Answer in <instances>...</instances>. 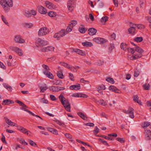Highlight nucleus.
Masks as SVG:
<instances>
[{
  "label": "nucleus",
  "mask_w": 151,
  "mask_h": 151,
  "mask_svg": "<svg viewBox=\"0 0 151 151\" xmlns=\"http://www.w3.org/2000/svg\"><path fill=\"white\" fill-rule=\"evenodd\" d=\"M134 26H135L136 27H137L139 29H142L145 28L144 26L142 24H134Z\"/></svg>",
  "instance_id": "obj_37"
},
{
  "label": "nucleus",
  "mask_w": 151,
  "mask_h": 151,
  "mask_svg": "<svg viewBox=\"0 0 151 151\" xmlns=\"http://www.w3.org/2000/svg\"><path fill=\"white\" fill-rule=\"evenodd\" d=\"M68 77L70 80H71V81H74V77L73 74L72 73H69Z\"/></svg>",
  "instance_id": "obj_43"
},
{
  "label": "nucleus",
  "mask_w": 151,
  "mask_h": 151,
  "mask_svg": "<svg viewBox=\"0 0 151 151\" xmlns=\"http://www.w3.org/2000/svg\"><path fill=\"white\" fill-rule=\"evenodd\" d=\"M56 122L57 124L60 126H63L65 125L64 124L63 122L58 120H56Z\"/></svg>",
  "instance_id": "obj_54"
},
{
  "label": "nucleus",
  "mask_w": 151,
  "mask_h": 151,
  "mask_svg": "<svg viewBox=\"0 0 151 151\" xmlns=\"http://www.w3.org/2000/svg\"><path fill=\"white\" fill-rule=\"evenodd\" d=\"M58 77L60 78L63 79L64 78V76L63 75L62 71H59L57 73Z\"/></svg>",
  "instance_id": "obj_31"
},
{
  "label": "nucleus",
  "mask_w": 151,
  "mask_h": 151,
  "mask_svg": "<svg viewBox=\"0 0 151 151\" xmlns=\"http://www.w3.org/2000/svg\"><path fill=\"white\" fill-rule=\"evenodd\" d=\"M42 66L46 70L48 71L50 70L49 68L47 65L45 64H43Z\"/></svg>",
  "instance_id": "obj_61"
},
{
  "label": "nucleus",
  "mask_w": 151,
  "mask_h": 151,
  "mask_svg": "<svg viewBox=\"0 0 151 151\" xmlns=\"http://www.w3.org/2000/svg\"><path fill=\"white\" fill-rule=\"evenodd\" d=\"M36 43L40 46H43L48 44V42L47 41L44 40L39 38L37 39Z\"/></svg>",
  "instance_id": "obj_5"
},
{
  "label": "nucleus",
  "mask_w": 151,
  "mask_h": 151,
  "mask_svg": "<svg viewBox=\"0 0 151 151\" xmlns=\"http://www.w3.org/2000/svg\"><path fill=\"white\" fill-rule=\"evenodd\" d=\"M25 15L27 17H30L31 16V14L29 11H26L25 12Z\"/></svg>",
  "instance_id": "obj_52"
},
{
  "label": "nucleus",
  "mask_w": 151,
  "mask_h": 151,
  "mask_svg": "<svg viewBox=\"0 0 151 151\" xmlns=\"http://www.w3.org/2000/svg\"><path fill=\"white\" fill-rule=\"evenodd\" d=\"M50 98L53 101H55L56 100V98L55 96H54L52 95H50Z\"/></svg>",
  "instance_id": "obj_62"
},
{
  "label": "nucleus",
  "mask_w": 151,
  "mask_h": 151,
  "mask_svg": "<svg viewBox=\"0 0 151 151\" xmlns=\"http://www.w3.org/2000/svg\"><path fill=\"white\" fill-rule=\"evenodd\" d=\"M10 48L11 50L17 53L19 55L21 56L22 55L23 53L21 49L14 46L11 47Z\"/></svg>",
  "instance_id": "obj_8"
},
{
  "label": "nucleus",
  "mask_w": 151,
  "mask_h": 151,
  "mask_svg": "<svg viewBox=\"0 0 151 151\" xmlns=\"http://www.w3.org/2000/svg\"><path fill=\"white\" fill-rule=\"evenodd\" d=\"M133 100L136 102H138L139 100V97L137 95H135L133 97Z\"/></svg>",
  "instance_id": "obj_48"
},
{
  "label": "nucleus",
  "mask_w": 151,
  "mask_h": 151,
  "mask_svg": "<svg viewBox=\"0 0 151 151\" xmlns=\"http://www.w3.org/2000/svg\"><path fill=\"white\" fill-rule=\"evenodd\" d=\"M142 56V53H136L134 54L130 57V59L131 60H134L138 59L141 58Z\"/></svg>",
  "instance_id": "obj_14"
},
{
  "label": "nucleus",
  "mask_w": 151,
  "mask_h": 151,
  "mask_svg": "<svg viewBox=\"0 0 151 151\" xmlns=\"http://www.w3.org/2000/svg\"><path fill=\"white\" fill-rule=\"evenodd\" d=\"M48 88L47 85L46 84H45L44 86L40 87V92L42 93L44 92Z\"/></svg>",
  "instance_id": "obj_29"
},
{
  "label": "nucleus",
  "mask_w": 151,
  "mask_h": 151,
  "mask_svg": "<svg viewBox=\"0 0 151 151\" xmlns=\"http://www.w3.org/2000/svg\"><path fill=\"white\" fill-rule=\"evenodd\" d=\"M14 40L15 42L20 43H23L25 41L19 35L15 36Z\"/></svg>",
  "instance_id": "obj_16"
},
{
  "label": "nucleus",
  "mask_w": 151,
  "mask_h": 151,
  "mask_svg": "<svg viewBox=\"0 0 151 151\" xmlns=\"http://www.w3.org/2000/svg\"><path fill=\"white\" fill-rule=\"evenodd\" d=\"M109 17H108L106 16L103 17L101 19L102 22H105L108 20Z\"/></svg>",
  "instance_id": "obj_42"
},
{
  "label": "nucleus",
  "mask_w": 151,
  "mask_h": 151,
  "mask_svg": "<svg viewBox=\"0 0 151 151\" xmlns=\"http://www.w3.org/2000/svg\"><path fill=\"white\" fill-rule=\"evenodd\" d=\"M144 89L145 90H149L150 89V85L149 84L147 85V83H145L143 85Z\"/></svg>",
  "instance_id": "obj_45"
},
{
  "label": "nucleus",
  "mask_w": 151,
  "mask_h": 151,
  "mask_svg": "<svg viewBox=\"0 0 151 151\" xmlns=\"http://www.w3.org/2000/svg\"><path fill=\"white\" fill-rule=\"evenodd\" d=\"M93 40L95 42L99 44H103L107 42L106 40L100 37L94 38H93Z\"/></svg>",
  "instance_id": "obj_7"
},
{
  "label": "nucleus",
  "mask_w": 151,
  "mask_h": 151,
  "mask_svg": "<svg viewBox=\"0 0 151 151\" xmlns=\"http://www.w3.org/2000/svg\"><path fill=\"white\" fill-rule=\"evenodd\" d=\"M28 142L29 144L32 146H35L37 145L34 142L30 139H29Z\"/></svg>",
  "instance_id": "obj_51"
},
{
  "label": "nucleus",
  "mask_w": 151,
  "mask_h": 151,
  "mask_svg": "<svg viewBox=\"0 0 151 151\" xmlns=\"http://www.w3.org/2000/svg\"><path fill=\"white\" fill-rule=\"evenodd\" d=\"M143 40V38L142 37H135L134 39V41L137 42H140Z\"/></svg>",
  "instance_id": "obj_40"
},
{
  "label": "nucleus",
  "mask_w": 151,
  "mask_h": 151,
  "mask_svg": "<svg viewBox=\"0 0 151 151\" xmlns=\"http://www.w3.org/2000/svg\"><path fill=\"white\" fill-rule=\"evenodd\" d=\"M87 29V28H85L84 26L82 24L78 28L79 31L82 33H85Z\"/></svg>",
  "instance_id": "obj_22"
},
{
  "label": "nucleus",
  "mask_w": 151,
  "mask_h": 151,
  "mask_svg": "<svg viewBox=\"0 0 151 151\" xmlns=\"http://www.w3.org/2000/svg\"><path fill=\"white\" fill-rule=\"evenodd\" d=\"M49 90L50 91H52L54 92H58V91L57 86H51L49 88Z\"/></svg>",
  "instance_id": "obj_28"
},
{
  "label": "nucleus",
  "mask_w": 151,
  "mask_h": 151,
  "mask_svg": "<svg viewBox=\"0 0 151 151\" xmlns=\"http://www.w3.org/2000/svg\"><path fill=\"white\" fill-rule=\"evenodd\" d=\"M48 15L51 17H54L56 16V12L50 11L48 13Z\"/></svg>",
  "instance_id": "obj_35"
},
{
  "label": "nucleus",
  "mask_w": 151,
  "mask_h": 151,
  "mask_svg": "<svg viewBox=\"0 0 151 151\" xmlns=\"http://www.w3.org/2000/svg\"><path fill=\"white\" fill-rule=\"evenodd\" d=\"M12 101H11L9 99H5L3 101L2 103V105H9L10 104H12L13 102H12Z\"/></svg>",
  "instance_id": "obj_24"
},
{
  "label": "nucleus",
  "mask_w": 151,
  "mask_h": 151,
  "mask_svg": "<svg viewBox=\"0 0 151 151\" xmlns=\"http://www.w3.org/2000/svg\"><path fill=\"white\" fill-rule=\"evenodd\" d=\"M150 123L148 122H145L142 124V126L143 128H145L150 125Z\"/></svg>",
  "instance_id": "obj_33"
},
{
  "label": "nucleus",
  "mask_w": 151,
  "mask_h": 151,
  "mask_svg": "<svg viewBox=\"0 0 151 151\" xmlns=\"http://www.w3.org/2000/svg\"><path fill=\"white\" fill-rule=\"evenodd\" d=\"M99 103L103 106H106V103L104 100L100 99L98 101Z\"/></svg>",
  "instance_id": "obj_44"
},
{
  "label": "nucleus",
  "mask_w": 151,
  "mask_h": 151,
  "mask_svg": "<svg viewBox=\"0 0 151 151\" xmlns=\"http://www.w3.org/2000/svg\"><path fill=\"white\" fill-rule=\"evenodd\" d=\"M82 44L84 46L88 47H91L93 45V44L91 42H83Z\"/></svg>",
  "instance_id": "obj_25"
},
{
  "label": "nucleus",
  "mask_w": 151,
  "mask_h": 151,
  "mask_svg": "<svg viewBox=\"0 0 151 151\" xmlns=\"http://www.w3.org/2000/svg\"><path fill=\"white\" fill-rule=\"evenodd\" d=\"M54 48L52 46H49L46 47H43L40 49V51L43 52H48L53 51Z\"/></svg>",
  "instance_id": "obj_10"
},
{
  "label": "nucleus",
  "mask_w": 151,
  "mask_h": 151,
  "mask_svg": "<svg viewBox=\"0 0 151 151\" xmlns=\"http://www.w3.org/2000/svg\"><path fill=\"white\" fill-rule=\"evenodd\" d=\"M75 0H69L67 3V7L68 10L72 12L75 6Z\"/></svg>",
  "instance_id": "obj_4"
},
{
  "label": "nucleus",
  "mask_w": 151,
  "mask_h": 151,
  "mask_svg": "<svg viewBox=\"0 0 151 151\" xmlns=\"http://www.w3.org/2000/svg\"><path fill=\"white\" fill-rule=\"evenodd\" d=\"M145 135L146 140H149L151 139V131L150 130H145Z\"/></svg>",
  "instance_id": "obj_12"
},
{
  "label": "nucleus",
  "mask_w": 151,
  "mask_h": 151,
  "mask_svg": "<svg viewBox=\"0 0 151 151\" xmlns=\"http://www.w3.org/2000/svg\"><path fill=\"white\" fill-rule=\"evenodd\" d=\"M38 11L40 13L45 14L47 13V10L45 8L42 6H39L37 7Z\"/></svg>",
  "instance_id": "obj_13"
},
{
  "label": "nucleus",
  "mask_w": 151,
  "mask_h": 151,
  "mask_svg": "<svg viewBox=\"0 0 151 151\" xmlns=\"http://www.w3.org/2000/svg\"><path fill=\"white\" fill-rule=\"evenodd\" d=\"M114 48V43H111L110 44V46L109 47V51H111Z\"/></svg>",
  "instance_id": "obj_50"
},
{
  "label": "nucleus",
  "mask_w": 151,
  "mask_h": 151,
  "mask_svg": "<svg viewBox=\"0 0 151 151\" xmlns=\"http://www.w3.org/2000/svg\"><path fill=\"white\" fill-rule=\"evenodd\" d=\"M58 33L59 35H60L59 36L61 37H63L67 34V32H66V31L64 29H61Z\"/></svg>",
  "instance_id": "obj_27"
},
{
  "label": "nucleus",
  "mask_w": 151,
  "mask_h": 151,
  "mask_svg": "<svg viewBox=\"0 0 151 151\" xmlns=\"http://www.w3.org/2000/svg\"><path fill=\"white\" fill-rule=\"evenodd\" d=\"M69 88L71 90H77L81 88V86L79 84L74 85L70 86Z\"/></svg>",
  "instance_id": "obj_19"
},
{
  "label": "nucleus",
  "mask_w": 151,
  "mask_h": 151,
  "mask_svg": "<svg viewBox=\"0 0 151 151\" xmlns=\"http://www.w3.org/2000/svg\"><path fill=\"white\" fill-rule=\"evenodd\" d=\"M15 102L16 103H17L19 104L21 106H22L23 107H27L22 102H21V101L19 100H17Z\"/></svg>",
  "instance_id": "obj_38"
},
{
  "label": "nucleus",
  "mask_w": 151,
  "mask_h": 151,
  "mask_svg": "<svg viewBox=\"0 0 151 151\" xmlns=\"http://www.w3.org/2000/svg\"><path fill=\"white\" fill-rule=\"evenodd\" d=\"M20 143L22 144H23L24 145H28V143L25 142V141L24 140V139H20Z\"/></svg>",
  "instance_id": "obj_53"
},
{
  "label": "nucleus",
  "mask_w": 151,
  "mask_h": 151,
  "mask_svg": "<svg viewBox=\"0 0 151 151\" xmlns=\"http://www.w3.org/2000/svg\"><path fill=\"white\" fill-rule=\"evenodd\" d=\"M78 115L83 120H86L87 119V117H86V116L85 115H84L82 112H78Z\"/></svg>",
  "instance_id": "obj_32"
},
{
  "label": "nucleus",
  "mask_w": 151,
  "mask_h": 151,
  "mask_svg": "<svg viewBox=\"0 0 151 151\" xmlns=\"http://www.w3.org/2000/svg\"><path fill=\"white\" fill-rule=\"evenodd\" d=\"M49 32V29L46 27L41 28L38 31V35L40 36L46 35Z\"/></svg>",
  "instance_id": "obj_3"
},
{
  "label": "nucleus",
  "mask_w": 151,
  "mask_h": 151,
  "mask_svg": "<svg viewBox=\"0 0 151 151\" xmlns=\"http://www.w3.org/2000/svg\"><path fill=\"white\" fill-rule=\"evenodd\" d=\"M1 18L2 19V21H3V22L6 24H8V22H6V18L4 17L3 15H2L1 16Z\"/></svg>",
  "instance_id": "obj_63"
},
{
  "label": "nucleus",
  "mask_w": 151,
  "mask_h": 151,
  "mask_svg": "<svg viewBox=\"0 0 151 151\" xmlns=\"http://www.w3.org/2000/svg\"><path fill=\"white\" fill-rule=\"evenodd\" d=\"M120 48L121 49L125 50L127 49V44L126 43L122 42L120 45Z\"/></svg>",
  "instance_id": "obj_34"
},
{
  "label": "nucleus",
  "mask_w": 151,
  "mask_h": 151,
  "mask_svg": "<svg viewBox=\"0 0 151 151\" xmlns=\"http://www.w3.org/2000/svg\"><path fill=\"white\" fill-rule=\"evenodd\" d=\"M4 87L9 91H12V88L9 85L6 83H4L3 84Z\"/></svg>",
  "instance_id": "obj_26"
},
{
  "label": "nucleus",
  "mask_w": 151,
  "mask_h": 151,
  "mask_svg": "<svg viewBox=\"0 0 151 151\" xmlns=\"http://www.w3.org/2000/svg\"><path fill=\"white\" fill-rule=\"evenodd\" d=\"M109 90L111 91L114 92L115 93H119L120 91L116 87L114 86H110L109 87Z\"/></svg>",
  "instance_id": "obj_17"
},
{
  "label": "nucleus",
  "mask_w": 151,
  "mask_h": 151,
  "mask_svg": "<svg viewBox=\"0 0 151 151\" xmlns=\"http://www.w3.org/2000/svg\"><path fill=\"white\" fill-rule=\"evenodd\" d=\"M43 73L48 78L52 79H53L54 78L53 75L48 71L44 70L43 71Z\"/></svg>",
  "instance_id": "obj_20"
},
{
  "label": "nucleus",
  "mask_w": 151,
  "mask_h": 151,
  "mask_svg": "<svg viewBox=\"0 0 151 151\" xmlns=\"http://www.w3.org/2000/svg\"><path fill=\"white\" fill-rule=\"evenodd\" d=\"M70 23L72 24V25L74 27L76 24L77 22L76 20H73L71 21Z\"/></svg>",
  "instance_id": "obj_57"
},
{
  "label": "nucleus",
  "mask_w": 151,
  "mask_h": 151,
  "mask_svg": "<svg viewBox=\"0 0 151 151\" xmlns=\"http://www.w3.org/2000/svg\"><path fill=\"white\" fill-rule=\"evenodd\" d=\"M45 4L46 6L49 9H55L57 8L56 5L49 1H46Z\"/></svg>",
  "instance_id": "obj_9"
},
{
  "label": "nucleus",
  "mask_w": 151,
  "mask_h": 151,
  "mask_svg": "<svg viewBox=\"0 0 151 151\" xmlns=\"http://www.w3.org/2000/svg\"><path fill=\"white\" fill-rule=\"evenodd\" d=\"M88 33L91 35H93L96 34V30L93 28H91L89 29L88 30Z\"/></svg>",
  "instance_id": "obj_21"
},
{
  "label": "nucleus",
  "mask_w": 151,
  "mask_h": 151,
  "mask_svg": "<svg viewBox=\"0 0 151 151\" xmlns=\"http://www.w3.org/2000/svg\"><path fill=\"white\" fill-rule=\"evenodd\" d=\"M123 112L126 114H129V116L130 118L132 119H133L134 118V109L132 108L129 107L127 110H125Z\"/></svg>",
  "instance_id": "obj_6"
},
{
  "label": "nucleus",
  "mask_w": 151,
  "mask_h": 151,
  "mask_svg": "<svg viewBox=\"0 0 151 151\" xmlns=\"http://www.w3.org/2000/svg\"><path fill=\"white\" fill-rule=\"evenodd\" d=\"M101 137L104 138H105L106 139H108V140H113V138H112L111 137H108V136H104V135L101 136Z\"/></svg>",
  "instance_id": "obj_58"
},
{
  "label": "nucleus",
  "mask_w": 151,
  "mask_h": 151,
  "mask_svg": "<svg viewBox=\"0 0 151 151\" xmlns=\"http://www.w3.org/2000/svg\"><path fill=\"white\" fill-rule=\"evenodd\" d=\"M24 26L27 28H31L33 26V24L32 23H25Z\"/></svg>",
  "instance_id": "obj_36"
},
{
  "label": "nucleus",
  "mask_w": 151,
  "mask_h": 151,
  "mask_svg": "<svg viewBox=\"0 0 151 151\" xmlns=\"http://www.w3.org/2000/svg\"><path fill=\"white\" fill-rule=\"evenodd\" d=\"M116 139L120 142L121 143H123L124 142V141L123 140V138H121L119 137L117 138Z\"/></svg>",
  "instance_id": "obj_59"
},
{
  "label": "nucleus",
  "mask_w": 151,
  "mask_h": 151,
  "mask_svg": "<svg viewBox=\"0 0 151 151\" xmlns=\"http://www.w3.org/2000/svg\"><path fill=\"white\" fill-rule=\"evenodd\" d=\"M99 139L102 143L103 144L105 145H107L108 146H109L108 144L107 143V142L104 139H102L101 138H99Z\"/></svg>",
  "instance_id": "obj_47"
},
{
  "label": "nucleus",
  "mask_w": 151,
  "mask_h": 151,
  "mask_svg": "<svg viewBox=\"0 0 151 151\" xmlns=\"http://www.w3.org/2000/svg\"><path fill=\"white\" fill-rule=\"evenodd\" d=\"M5 122L9 125L11 126H16V124L14 122H12L11 120L9 119L7 117H5L4 118Z\"/></svg>",
  "instance_id": "obj_15"
},
{
  "label": "nucleus",
  "mask_w": 151,
  "mask_h": 151,
  "mask_svg": "<svg viewBox=\"0 0 151 151\" xmlns=\"http://www.w3.org/2000/svg\"><path fill=\"white\" fill-rule=\"evenodd\" d=\"M0 4L4 10L7 12L9 9V7L13 6L12 0H1Z\"/></svg>",
  "instance_id": "obj_2"
},
{
  "label": "nucleus",
  "mask_w": 151,
  "mask_h": 151,
  "mask_svg": "<svg viewBox=\"0 0 151 151\" xmlns=\"http://www.w3.org/2000/svg\"><path fill=\"white\" fill-rule=\"evenodd\" d=\"M99 129L97 127H95L94 130L93 131V133L95 134H96L99 132Z\"/></svg>",
  "instance_id": "obj_60"
},
{
  "label": "nucleus",
  "mask_w": 151,
  "mask_h": 151,
  "mask_svg": "<svg viewBox=\"0 0 151 151\" xmlns=\"http://www.w3.org/2000/svg\"><path fill=\"white\" fill-rule=\"evenodd\" d=\"M17 127L18 130L23 133L26 134L28 135H30V134H29V133L28 132H30V131H28L27 129L20 126H17Z\"/></svg>",
  "instance_id": "obj_11"
},
{
  "label": "nucleus",
  "mask_w": 151,
  "mask_h": 151,
  "mask_svg": "<svg viewBox=\"0 0 151 151\" xmlns=\"http://www.w3.org/2000/svg\"><path fill=\"white\" fill-rule=\"evenodd\" d=\"M97 88L99 90H104L106 89V87L105 85L102 84L99 86Z\"/></svg>",
  "instance_id": "obj_49"
},
{
  "label": "nucleus",
  "mask_w": 151,
  "mask_h": 151,
  "mask_svg": "<svg viewBox=\"0 0 151 151\" xmlns=\"http://www.w3.org/2000/svg\"><path fill=\"white\" fill-rule=\"evenodd\" d=\"M132 26L130 27L128 29V31L130 34H134L135 31V28L136 27L134 26V24L132 25Z\"/></svg>",
  "instance_id": "obj_23"
},
{
  "label": "nucleus",
  "mask_w": 151,
  "mask_h": 151,
  "mask_svg": "<svg viewBox=\"0 0 151 151\" xmlns=\"http://www.w3.org/2000/svg\"><path fill=\"white\" fill-rule=\"evenodd\" d=\"M135 51L137 52L138 53H142L144 52V50L142 49L138 46H136L135 48Z\"/></svg>",
  "instance_id": "obj_30"
},
{
  "label": "nucleus",
  "mask_w": 151,
  "mask_h": 151,
  "mask_svg": "<svg viewBox=\"0 0 151 151\" xmlns=\"http://www.w3.org/2000/svg\"><path fill=\"white\" fill-rule=\"evenodd\" d=\"M59 99L62 104L63 106L65 109L68 111H70V105L68 99H67L62 94H60L59 96Z\"/></svg>",
  "instance_id": "obj_1"
},
{
  "label": "nucleus",
  "mask_w": 151,
  "mask_h": 151,
  "mask_svg": "<svg viewBox=\"0 0 151 151\" xmlns=\"http://www.w3.org/2000/svg\"><path fill=\"white\" fill-rule=\"evenodd\" d=\"M56 59V57L55 56H53L50 58H48L47 60V61L48 62H50Z\"/></svg>",
  "instance_id": "obj_39"
},
{
  "label": "nucleus",
  "mask_w": 151,
  "mask_h": 151,
  "mask_svg": "<svg viewBox=\"0 0 151 151\" xmlns=\"http://www.w3.org/2000/svg\"><path fill=\"white\" fill-rule=\"evenodd\" d=\"M59 33H55L54 36V37L55 38H56L58 40H59L61 37L60 36H59Z\"/></svg>",
  "instance_id": "obj_56"
},
{
  "label": "nucleus",
  "mask_w": 151,
  "mask_h": 151,
  "mask_svg": "<svg viewBox=\"0 0 151 151\" xmlns=\"http://www.w3.org/2000/svg\"><path fill=\"white\" fill-rule=\"evenodd\" d=\"M73 51L75 52L78 54L82 56L86 54L85 52L77 48L73 49Z\"/></svg>",
  "instance_id": "obj_18"
},
{
  "label": "nucleus",
  "mask_w": 151,
  "mask_h": 151,
  "mask_svg": "<svg viewBox=\"0 0 151 151\" xmlns=\"http://www.w3.org/2000/svg\"><path fill=\"white\" fill-rule=\"evenodd\" d=\"M1 135L2 137L1 138V140L2 142L5 144H7V143L5 139V137L3 133Z\"/></svg>",
  "instance_id": "obj_55"
},
{
  "label": "nucleus",
  "mask_w": 151,
  "mask_h": 151,
  "mask_svg": "<svg viewBox=\"0 0 151 151\" xmlns=\"http://www.w3.org/2000/svg\"><path fill=\"white\" fill-rule=\"evenodd\" d=\"M127 50L129 52H130L132 54H133L135 51V48L133 49L131 48H127Z\"/></svg>",
  "instance_id": "obj_46"
},
{
  "label": "nucleus",
  "mask_w": 151,
  "mask_h": 151,
  "mask_svg": "<svg viewBox=\"0 0 151 151\" xmlns=\"http://www.w3.org/2000/svg\"><path fill=\"white\" fill-rule=\"evenodd\" d=\"M111 39L112 40H115V39L116 38V35L114 33H113L112 35H111Z\"/></svg>",
  "instance_id": "obj_64"
},
{
  "label": "nucleus",
  "mask_w": 151,
  "mask_h": 151,
  "mask_svg": "<svg viewBox=\"0 0 151 151\" xmlns=\"http://www.w3.org/2000/svg\"><path fill=\"white\" fill-rule=\"evenodd\" d=\"M106 81L108 82L113 84L114 83L113 79L112 78L108 77L106 79Z\"/></svg>",
  "instance_id": "obj_41"
}]
</instances>
